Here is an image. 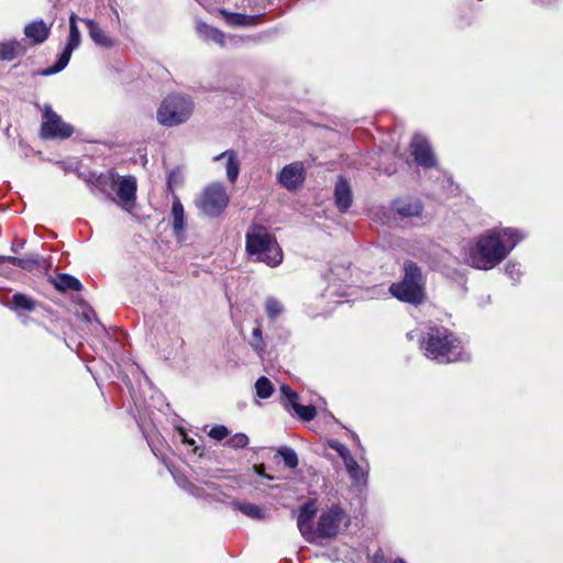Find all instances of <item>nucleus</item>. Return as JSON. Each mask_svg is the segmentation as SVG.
Here are the masks:
<instances>
[{"instance_id":"obj_28","label":"nucleus","mask_w":563,"mask_h":563,"mask_svg":"<svg viewBox=\"0 0 563 563\" xmlns=\"http://www.w3.org/2000/svg\"><path fill=\"white\" fill-rule=\"evenodd\" d=\"M12 306L15 310L32 311L36 303L31 297L23 294H14L12 297Z\"/></svg>"},{"instance_id":"obj_3","label":"nucleus","mask_w":563,"mask_h":563,"mask_svg":"<svg viewBox=\"0 0 563 563\" xmlns=\"http://www.w3.org/2000/svg\"><path fill=\"white\" fill-rule=\"evenodd\" d=\"M245 250L256 262L269 267H277L283 262V251L275 235L261 224H253L247 229Z\"/></svg>"},{"instance_id":"obj_5","label":"nucleus","mask_w":563,"mask_h":563,"mask_svg":"<svg viewBox=\"0 0 563 563\" xmlns=\"http://www.w3.org/2000/svg\"><path fill=\"white\" fill-rule=\"evenodd\" d=\"M404 269V279L400 283L393 284L389 291L401 301L413 305L420 303L424 297L421 271L413 262H406Z\"/></svg>"},{"instance_id":"obj_12","label":"nucleus","mask_w":563,"mask_h":563,"mask_svg":"<svg viewBox=\"0 0 563 563\" xmlns=\"http://www.w3.org/2000/svg\"><path fill=\"white\" fill-rule=\"evenodd\" d=\"M343 512L338 507H331L323 512L318 522V532L322 537H334L338 534L343 521Z\"/></svg>"},{"instance_id":"obj_40","label":"nucleus","mask_w":563,"mask_h":563,"mask_svg":"<svg viewBox=\"0 0 563 563\" xmlns=\"http://www.w3.org/2000/svg\"><path fill=\"white\" fill-rule=\"evenodd\" d=\"M394 563H406V562H405V560H402V559H397V560H395V562H394Z\"/></svg>"},{"instance_id":"obj_23","label":"nucleus","mask_w":563,"mask_h":563,"mask_svg":"<svg viewBox=\"0 0 563 563\" xmlns=\"http://www.w3.org/2000/svg\"><path fill=\"white\" fill-rule=\"evenodd\" d=\"M172 214L173 228L177 234H180L185 229V212L181 202L177 198L173 201Z\"/></svg>"},{"instance_id":"obj_42","label":"nucleus","mask_w":563,"mask_h":563,"mask_svg":"<svg viewBox=\"0 0 563 563\" xmlns=\"http://www.w3.org/2000/svg\"><path fill=\"white\" fill-rule=\"evenodd\" d=\"M188 444H194V440H186Z\"/></svg>"},{"instance_id":"obj_25","label":"nucleus","mask_w":563,"mask_h":563,"mask_svg":"<svg viewBox=\"0 0 563 563\" xmlns=\"http://www.w3.org/2000/svg\"><path fill=\"white\" fill-rule=\"evenodd\" d=\"M55 286L62 291L79 290L81 287L80 282L69 275H59L55 280Z\"/></svg>"},{"instance_id":"obj_24","label":"nucleus","mask_w":563,"mask_h":563,"mask_svg":"<svg viewBox=\"0 0 563 563\" xmlns=\"http://www.w3.org/2000/svg\"><path fill=\"white\" fill-rule=\"evenodd\" d=\"M197 31L198 33L203 36L206 40H210L216 42L219 45L224 44V34L214 27L209 26L206 23H198L197 24Z\"/></svg>"},{"instance_id":"obj_31","label":"nucleus","mask_w":563,"mask_h":563,"mask_svg":"<svg viewBox=\"0 0 563 563\" xmlns=\"http://www.w3.org/2000/svg\"><path fill=\"white\" fill-rule=\"evenodd\" d=\"M278 454L282 456L285 465L289 468H296L298 466L299 460L297 453L287 446H282L278 449Z\"/></svg>"},{"instance_id":"obj_9","label":"nucleus","mask_w":563,"mask_h":563,"mask_svg":"<svg viewBox=\"0 0 563 563\" xmlns=\"http://www.w3.org/2000/svg\"><path fill=\"white\" fill-rule=\"evenodd\" d=\"M74 133V128L64 122L49 106L43 110L41 135L44 139H67Z\"/></svg>"},{"instance_id":"obj_33","label":"nucleus","mask_w":563,"mask_h":563,"mask_svg":"<svg viewBox=\"0 0 563 563\" xmlns=\"http://www.w3.org/2000/svg\"><path fill=\"white\" fill-rule=\"evenodd\" d=\"M227 444L233 449H243L249 444V438L245 433H235L228 441Z\"/></svg>"},{"instance_id":"obj_16","label":"nucleus","mask_w":563,"mask_h":563,"mask_svg":"<svg viewBox=\"0 0 563 563\" xmlns=\"http://www.w3.org/2000/svg\"><path fill=\"white\" fill-rule=\"evenodd\" d=\"M334 201L338 209L346 211L353 201V195L350 185L344 178H340L334 188Z\"/></svg>"},{"instance_id":"obj_11","label":"nucleus","mask_w":563,"mask_h":563,"mask_svg":"<svg viewBox=\"0 0 563 563\" xmlns=\"http://www.w3.org/2000/svg\"><path fill=\"white\" fill-rule=\"evenodd\" d=\"M411 155L413 156L416 163L424 168H430L435 166L437 162L431 148L430 143L422 135H415L412 137L411 144Z\"/></svg>"},{"instance_id":"obj_14","label":"nucleus","mask_w":563,"mask_h":563,"mask_svg":"<svg viewBox=\"0 0 563 563\" xmlns=\"http://www.w3.org/2000/svg\"><path fill=\"white\" fill-rule=\"evenodd\" d=\"M213 162L223 163L225 175L231 184H234L239 177L241 162L233 150H228L213 157Z\"/></svg>"},{"instance_id":"obj_36","label":"nucleus","mask_w":563,"mask_h":563,"mask_svg":"<svg viewBox=\"0 0 563 563\" xmlns=\"http://www.w3.org/2000/svg\"><path fill=\"white\" fill-rule=\"evenodd\" d=\"M505 272L514 280L517 279L521 274L519 265L511 263L506 265Z\"/></svg>"},{"instance_id":"obj_22","label":"nucleus","mask_w":563,"mask_h":563,"mask_svg":"<svg viewBox=\"0 0 563 563\" xmlns=\"http://www.w3.org/2000/svg\"><path fill=\"white\" fill-rule=\"evenodd\" d=\"M40 258L38 256H26L23 258L13 257V256H0V263H9L14 266H19L26 271H33L38 266Z\"/></svg>"},{"instance_id":"obj_15","label":"nucleus","mask_w":563,"mask_h":563,"mask_svg":"<svg viewBox=\"0 0 563 563\" xmlns=\"http://www.w3.org/2000/svg\"><path fill=\"white\" fill-rule=\"evenodd\" d=\"M317 514V506L313 500L306 503L299 511L297 526L303 538L307 540L312 536L313 518Z\"/></svg>"},{"instance_id":"obj_21","label":"nucleus","mask_w":563,"mask_h":563,"mask_svg":"<svg viewBox=\"0 0 563 563\" xmlns=\"http://www.w3.org/2000/svg\"><path fill=\"white\" fill-rule=\"evenodd\" d=\"M345 468L353 482L356 486H365L367 482V473L362 470L355 459H347V462L344 463Z\"/></svg>"},{"instance_id":"obj_32","label":"nucleus","mask_w":563,"mask_h":563,"mask_svg":"<svg viewBox=\"0 0 563 563\" xmlns=\"http://www.w3.org/2000/svg\"><path fill=\"white\" fill-rule=\"evenodd\" d=\"M220 12L224 16L225 21L231 25H247L253 20L252 16L241 13H231L225 10H221Z\"/></svg>"},{"instance_id":"obj_20","label":"nucleus","mask_w":563,"mask_h":563,"mask_svg":"<svg viewBox=\"0 0 563 563\" xmlns=\"http://www.w3.org/2000/svg\"><path fill=\"white\" fill-rule=\"evenodd\" d=\"M25 47L18 41H7L0 43V60H12L19 55L24 54Z\"/></svg>"},{"instance_id":"obj_26","label":"nucleus","mask_w":563,"mask_h":563,"mask_svg":"<svg viewBox=\"0 0 563 563\" xmlns=\"http://www.w3.org/2000/svg\"><path fill=\"white\" fill-rule=\"evenodd\" d=\"M235 509H239L243 515L252 518V519H262L264 518V512L255 504L251 503H234Z\"/></svg>"},{"instance_id":"obj_29","label":"nucleus","mask_w":563,"mask_h":563,"mask_svg":"<svg viewBox=\"0 0 563 563\" xmlns=\"http://www.w3.org/2000/svg\"><path fill=\"white\" fill-rule=\"evenodd\" d=\"M265 311L272 321H275L284 311V307L279 300L268 297L265 300Z\"/></svg>"},{"instance_id":"obj_39","label":"nucleus","mask_w":563,"mask_h":563,"mask_svg":"<svg viewBox=\"0 0 563 563\" xmlns=\"http://www.w3.org/2000/svg\"><path fill=\"white\" fill-rule=\"evenodd\" d=\"M175 177V174L174 173H170L169 176H168V186L172 187L173 186V178Z\"/></svg>"},{"instance_id":"obj_30","label":"nucleus","mask_w":563,"mask_h":563,"mask_svg":"<svg viewBox=\"0 0 563 563\" xmlns=\"http://www.w3.org/2000/svg\"><path fill=\"white\" fill-rule=\"evenodd\" d=\"M255 389H256V395L260 398L266 399L272 396V394L274 391V386L267 377L262 376L256 380Z\"/></svg>"},{"instance_id":"obj_38","label":"nucleus","mask_w":563,"mask_h":563,"mask_svg":"<svg viewBox=\"0 0 563 563\" xmlns=\"http://www.w3.org/2000/svg\"><path fill=\"white\" fill-rule=\"evenodd\" d=\"M184 488H186L189 493H191L192 495H195V486L190 483H187V481H184L183 484H180Z\"/></svg>"},{"instance_id":"obj_1","label":"nucleus","mask_w":563,"mask_h":563,"mask_svg":"<svg viewBox=\"0 0 563 563\" xmlns=\"http://www.w3.org/2000/svg\"><path fill=\"white\" fill-rule=\"evenodd\" d=\"M526 238L517 229L503 228L482 234L470 249L467 262L477 269L488 271L504 261L509 252Z\"/></svg>"},{"instance_id":"obj_27","label":"nucleus","mask_w":563,"mask_h":563,"mask_svg":"<svg viewBox=\"0 0 563 563\" xmlns=\"http://www.w3.org/2000/svg\"><path fill=\"white\" fill-rule=\"evenodd\" d=\"M249 343L252 346V349L255 351V353L258 356L263 357L265 347H266V343L263 339L262 330H261L260 325H257L256 328L253 329Z\"/></svg>"},{"instance_id":"obj_13","label":"nucleus","mask_w":563,"mask_h":563,"mask_svg":"<svg viewBox=\"0 0 563 563\" xmlns=\"http://www.w3.org/2000/svg\"><path fill=\"white\" fill-rule=\"evenodd\" d=\"M280 394L286 400V407H291L296 415L303 421H311L316 417V408L313 406H303L298 402V394L292 391L289 386L282 385Z\"/></svg>"},{"instance_id":"obj_7","label":"nucleus","mask_w":563,"mask_h":563,"mask_svg":"<svg viewBox=\"0 0 563 563\" xmlns=\"http://www.w3.org/2000/svg\"><path fill=\"white\" fill-rule=\"evenodd\" d=\"M230 201L225 187L221 183H211L201 192L197 200L198 209L207 217L220 216Z\"/></svg>"},{"instance_id":"obj_41","label":"nucleus","mask_w":563,"mask_h":563,"mask_svg":"<svg viewBox=\"0 0 563 563\" xmlns=\"http://www.w3.org/2000/svg\"><path fill=\"white\" fill-rule=\"evenodd\" d=\"M541 4H547L550 0H538Z\"/></svg>"},{"instance_id":"obj_19","label":"nucleus","mask_w":563,"mask_h":563,"mask_svg":"<svg viewBox=\"0 0 563 563\" xmlns=\"http://www.w3.org/2000/svg\"><path fill=\"white\" fill-rule=\"evenodd\" d=\"M24 34L34 43H43L49 34V27L43 21H34L25 26Z\"/></svg>"},{"instance_id":"obj_18","label":"nucleus","mask_w":563,"mask_h":563,"mask_svg":"<svg viewBox=\"0 0 563 563\" xmlns=\"http://www.w3.org/2000/svg\"><path fill=\"white\" fill-rule=\"evenodd\" d=\"M394 210L401 217H417L421 213L422 207L417 199H399L394 202Z\"/></svg>"},{"instance_id":"obj_34","label":"nucleus","mask_w":563,"mask_h":563,"mask_svg":"<svg viewBox=\"0 0 563 563\" xmlns=\"http://www.w3.org/2000/svg\"><path fill=\"white\" fill-rule=\"evenodd\" d=\"M329 445L339 453L344 463L347 462V459H353V456L350 453V450L344 444L335 440H332L329 442Z\"/></svg>"},{"instance_id":"obj_17","label":"nucleus","mask_w":563,"mask_h":563,"mask_svg":"<svg viewBox=\"0 0 563 563\" xmlns=\"http://www.w3.org/2000/svg\"><path fill=\"white\" fill-rule=\"evenodd\" d=\"M84 22L88 29L91 41L96 45L104 48H110L114 45V41L100 27L96 21L86 19Z\"/></svg>"},{"instance_id":"obj_2","label":"nucleus","mask_w":563,"mask_h":563,"mask_svg":"<svg viewBox=\"0 0 563 563\" xmlns=\"http://www.w3.org/2000/svg\"><path fill=\"white\" fill-rule=\"evenodd\" d=\"M426 357L438 363H453L467 360L462 341L444 327H430L420 341Z\"/></svg>"},{"instance_id":"obj_4","label":"nucleus","mask_w":563,"mask_h":563,"mask_svg":"<svg viewBox=\"0 0 563 563\" xmlns=\"http://www.w3.org/2000/svg\"><path fill=\"white\" fill-rule=\"evenodd\" d=\"M97 187L108 196L115 192L117 201L124 210L129 211L133 207L137 188L135 177L119 176L111 172L98 178Z\"/></svg>"},{"instance_id":"obj_6","label":"nucleus","mask_w":563,"mask_h":563,"mask_svg":"<svg viewBox=\"0 0 563 563\" xmlns=\"http://www.w3.org/2000/svg\"><path fill=\"white\" fill-rule=\"evenodd\" d=\"M192 112L191 100L183 95H172L163 100L157 110V121L165 126L184 123Z\"/></svg>"},{"instance_id":"obj_8","label":"nucleus","mask_w":563,"mask_h":563,"mask_svg":"<svg viewBox=\"0 0 563 563\" xmlns=\"http://www.w3.org/2000/svg\"><path fill=\"white\" fill-rule=\"evenodd\" d=\"M78 16L75 13H71L69 16V35L68 42L64 47L63 52L58 56L56 63L43 70H41V75L51 76L62 71L69 63L73 52L80 45L81 34L77 26Z\"/></svg>"},{"instance_id":"obj_35","label":"nucleus","mask_w":563,"mask_h":563,"mask_svg":"<svg viewBox=\"0 0 563 563\" xmlns=\"http://www.w3.org/2000/svg\"><path fill=\"white\" fill-rule=\"evenodd\" d=\"M229 435V430L224 426H214L209 431V437L214 440H223Z\"/></svg>"},{"instance_id":"obj_37","label":"nucleus","mask_w":563,"mask_h":563,"mask_svg":"<svg viewBox=\"0 0 563 563\" xmlns=\"http://www.w3.org/2000/svg\"><path fill=\"white\" fill-rule=\"evenodd\" d=\"M254 471H255V473H256L257 475H260V476H264V477H266V478H267V479H269V481H271V479H273V477H272V476H268V475H266V474L264 473V471H265V466H264L263 464L255 465V466H254Z\"/></svg>"},{"instance_id":"obj_10","label":"nucleus","mask_w":563,"mask_h":563,"mask_svg":"<svg viewBox=\"0 0 563 563\" xmlns=\"http://www.w3.org/2000/svg\"><path fill=\"white\" fill-rule=\"evenodd\" d=\"M279 184L287 190H296L306 178L305 167L301 162H294L283 167L278 176Z\"/></svg>"}]
</instances>
